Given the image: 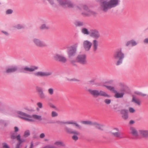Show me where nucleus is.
Instances as JSON below:
<instances>
[{
    "label": "nucleus",
    "instance_id": "nucleus-1",
    "mask_svg": "<svg viewBox=\"0 0 148 148\" xmlns=\"http://www.w3.org/2000/svg\"><path fill=\"white\" fill-rule=\"evenodd\" d=\"M119 4V0H100V9L101 10L106 12L112 8Z\"/></svg>",
    "mask_w": 148,
    "mask_h": 148
},
{
    "label": "nucleus",
    "instance_id": "nucleus-2",
    "mask_svg": "<svg viewBox=\"0 0 148 148\" xmlns=\"http://www.w3.org/2000/svg\"><path fill=\"white\" fill-rule=\"evenodd\" d=\"M76 8L77 10L81 12L82 10L85 11L82 12V14L85 16H88L91 15L95 16L97 14L95 12L89 9L87 5L86 4L81 3L79 4L76 6Z\"/></svg>",
    "mask_w": 148,
    "mask_h": 148
},
{
    "label": "nucleus",
    "instance_id": "nucleus-3",
    "mask_svg": "<svg viewBox=\"0 0 148 148\" xmlns=\"http://www.w3.org/2000/svg\"><path fill=\"white\" fill-rule=\"evenodd\" d=\"M16 113L18 114L20 116L19 117L21 118L28 122H34V120L32 119H31L32 117L34 119H36L39 121H41L42 119V116L40 115L33 114L32 115V116L21 111H17Z\"/></svg>",
    "mask_w": 148,
    "mask_h": 148
},
{
    "label": "nucleus",
    "instance_id": "nucleus-4",
    "mask_svg": "<svg viewBox=\"0 0 148 148\" xmlns=\"http://www.w3.org/2000/svg\"><path fill=\"white\" fill-rule=\"evenodd\" d=\"M113 56L114 59L118 60L116 63V65L118 66L122 64L125 57V54L123 51L122 49L119 48L116 49L114 54Z\"/></svg>",
    "mask_w": 148,
    "mask_h": 148
},
{
    "label": "nucleus",
    "instance_id": "nucleus-5",
    "mask_svg": "<svg viewBox=\"0 0 148 148\" xmlns=\"http://www.w3.org/2000/svg\"><path fill=\"white\" fill-rule=\"evenodd\" d=\"M88 91L90 94L94 97H97L99 96L108 97H110V96L109 95L102 90L99 91L97 90L89 89Z\"/></svg>",
    "mask_w": 148,
    "mask_h": 148
},
{
    "label": "nucleus",
    "instance_id": "nucleus-6",
    "mask_svg": "<svg viewBox=\"0 0 148 148\" xmlns=\"http://www.w3.org/2000/svg\"><path fill=\"white\" fill-rule=\"evenodd\" d=\"M78 44V43H75L73 45L68 48L67 54L69 58H70L71 57H73L75 55Z\"/></svg>",
    "mask_w": 148,
    "mask_h": 148
},
{
    "label": "nucleus",
    "instance_id": "nucleus-7",
    "mask_svg": "<svg viewBox=\"0 0 148 148\" xmlns=\"http://www.w3.org/2000/svg\"><path fill=\"white\" fill-rule=\"evenodd\" d=\"M108 89L115 93L114 97L116 98H122L123 97L125 94L124 92L122 91L121 92H118L114 88L111 86L104 85Z\"/></svg>",
    "mask_w": 148,
    "mask_h": 148
},
{
    "label": "nucleus",
    "instance_id": "nucleus-8",
    "mask_svg": "<svg viewBox=\"0 0 148 148\" xmlns=\"http://www.w3.org/2000/svg\"><path fill=\"white\" fill-rule=\"evenodd\" d=\"M59 4L62 7L66 8V6L70 8L74 7L73 3L71 2L70 0H56Z\"/></svg>",
    "mask_w": 148,
    "mask_h": 148
},
{
    "label": "nucleus",
    "instance_id": "nucleus-9",
    "mask_svg": "<svg viewBox=\"0 0 148 148\" xmlns=\"http://www.w3.org/2000/svg\"><path fill=\"white\" fill-rule=\"evenodd\" d=\"M56 123L60 124H71L75 126L78 129H81L82 128L81 126L77 123L75 121L73 120L66 121H56Z\"/></svg>",
    "mask_w": 148,
    "mask_h": 148
},
{
    "label": "nucleus",
    "instance_id": "nucleus-10",
    "mask_svg": "<svg viewBox=\"0 0 148 148\" xmlns=\"http://www.w3.org/2000/svg\"><path fill=\"white\" fill-rule=\"evenodd\" d=\"M86 56L85 54H80L76 58L77 62L82 65L86 64L87 63Z\"/></svg>",
    "mask_w": 148,
    "mask_h": 148
},
{
    "label": "nucleus",
    "instance_id": "nucleus-11",
    "mask_svg": "<svg viewBox=\"0 0 148 148\" xmlns=\"http://www.w3.org/2000/svg\"><path fill=\"white\" fill-rule=\"evenodd\" d=\"M52 74V72L51 71L48 72L39 71L34 73L35 76L40 77H48L51 75Z\"/></svg>",
    "mask_w": 148,
    "mask_h": 148
},
{
    "label": "nucleus",
    "instance_id": "nucleus-12",
    "mask_svg": "<svg viewBox=\"0 0 148 148\" xmlns=\"http://www.w3.org/2000/svg\"><path fill=\"white\" fill-rule=\"evenodd\" d=\"M90 36L94 38L97 39L100 37L101 35L98 30L92 29L90 30Z\"/></svg>",
    "mask_w": 148,
    "mask_h": 148
},
{
    "label": "nucleus",
    "instance_id": "nucleus-13",
    "mask_svg": "<svg viewBox=\"0 0 148 148\" xmlns=\"http://www.w3.org/2000/svg\"><path fill=\"white\" fill-rule=\"evenodd\" d=\"M54 59L63 63H65L67 61V59L63 55L57 54L54 56Z\"/></svg>",
    "mask_w": 148,
    "mask_h": 148
},
{
    "label": "nucleus",
    "instance_id": "nucleus-14",
    "mask_svg": "<svg viewBox=\"0 0 148 148\" xmlns=\"http://www.w3.org/2000/svg\"><path fill=\"white\" fill-rule=\"evenodd\" d=\"M64 129L66 132L68 134L76 135L79 134V133L77 131H75L67 126H65L64 127Z\"/></svg>",
    "mask_w": 148,
    "mask_h": 148
},
{
    "label": "nucleus",
    "instance_id": "nucleus-15",
    "mask_svg": "<svg viewBox=\"0 0 148 148\" xmlns=\"http://www.w3.org/2000/svg\"><path fill=\"white\" fill-rule=\"evenodd\" d=\"M33 41L34 43L37 46L42 47H45L47 46V44L45 42L40 40L38 39L34 38Z\"/></svg>",
    "mask_w": 148,
    "mask_h": 148
},
{
    "label": "nucleus",
    "instance_id": "nucleus-16",
    "mask_svg": "<svg viewBox=\"0 0 148 148\" xmlns=\"http://www.w3.org/2000/svg\"><path fill=\"white\" fill-rule=\"evenodd\" d=\"M36 90L38 93L39 97L42 99H44L45 98L46 96L43 92L42 88L40 87L37 86L36 87Z\"/></svg>",
    "mask_w": 148,
    "mask_h": 148
},
{
    "label": "nucleus",
    "instance_id": "nucleus-17",
    "mask_svg": "<svg viewBox=\"0 0 148 148\" xmlns=\"http://www.w3.org/2000/svg\"><path fill=\"white\" fill-rule=\"evenodd\" d=\"M92 45V43L89 41L86 40H84L83 43V46L86 51H89Z\"/></svg>",
    "mask_w": 148,
    "mask_h": 148
},
{
    "label": "nucleus",
    "instance_id": "nucleus-18",
    "mask_svg": "<svg viewBox=\"0 0 148 148\" xmlns=\"http://www.w3.org/2000/svg\"><path fill=\"white\" fill-rule=\"evenodd\" d=\"M120 113L122 115V118L125 120H127L129 117L128 110L123 109L120 110Z\"/></svg>",
    "mask_w": 148,
    "mask_h": 148
},
{
    "label": "nucleus",
    "instance_id": "nucleus-19",
    "mask_svg": "<svg viewBox=\"0 0 148 148\" xmlns=\"http://www.w3.org/2000/svg\"><path fill=\"white\" fill-rule=\"evenodd\" d=\"M114 130H115L117 132H111V133L113 136L119 139H121L123 138L121 135L120 133L119 132V129L118 128H115L114 129Z\"/></svg>",
    "mask_w": 148,
    "mask_h": 148
},
{
    "label": "nucleus",
    "instance_id": "nucleus-20",
    "mask_svg": "<svg viewBox=\"0 0 148 148\" xmlns=\"http://www.w3.org/2000/svg\"><path fill=\"white\" fill-rule=\"evenodd\" d=\"M18 69V67L16 66H14L8 68L6 70V73H13L16 71Z\"/></svg>",
    "mask_w": 148,
    "mask_h": 148
},
{
    "label": "nucleus",
    "instance_id": "nucleus-21",
    "mask_svg": "<svg viewBox=\"0 0 148 148\" xmlns=\"http://www.w3.org/2000/svg\"><path fill=\"white\" fill-rule=\"evenodd\" d=\"M119 86L121 88V91L125 92L126 90H128V87L123 82H120L119 84Z\"/></svg>",
    "mask_w": 148,
    "mask_h": 148
},
{
    "label": "nucleus",
    "instance_id": "nucleus-22",
    "mask_svg": "<svg viewBox=\"0 0 148 148\" xmlns=\"http://www.w3.org/2000/svg\"><path fill=\"white\" fill-rule=\"evenodd\" d=\"M138 44V42L134 40H132L127 42L126 45L127 46H128L130 45L132 47H134L136 45Z\"/></svg>",
    "mask_w": 148,
    "mask_h": 148
},
{
    "label": "nucleus",
    "instance_id": "nucleus-23",
    "mask_svg": "<svg viewBox=\"0 0 148 148\" xmlns=\"http://www.w3.org/2000/svg\"><path fill=\"white\" fill-rule=\"evenodd\" d=\"M130 133L134 137H137L138 136V132L136 129L134 127L130 128Z\"/></svg>",
    "mask_w": 148,
    "mask_h": 148
},
{
    "label": "nucleus",
    "instance_id": "nucleus-24",
    "mask_svg": "<svg viewBox=\"0 0 148 148\" xmlns=\"http://www.w3.org/2000/svg\"><path fill=\"white\" fill-rule=\"evenodd\" d=\"M38 69V66H33L31 68H29L27 66L25 67L24 68V70L27 71L33 72L37 70Z\"/></svg>",
    "mask_w": 148,
    "mask_h": 148
},
{
    "label": "nucleus",
    "instance_id": "nucleus-25",
    "mask_svg": "<svg viewBox=\"0 0 148 148\" xmlns=\"http://www.w3.org/2000/svg\"><path fill=\"white\" fill-rule=\"evenodd\" d=\"M139 133L144 137H148V130H140L139 131Z\"/></svg>",
    "mask_w": 148,
    "mask_h": 148
},
{
    "label": "nucleus",
    "instance_id": "nucleus-26",
    "mask_svg": "<svg viewBox=\"0 0 148 148\" xmlns=\"http://www.w3.org/2000/svg\"><path fill=\"white\" fill-rule=\"evenodd\" d=\"M92 44L93 48V51H95L97 49L98 41L96 39L94 40H93Z\"/></svg>",
    "mask_w": 148,
    "mask_h": 148
},
{
    "label": "nucleus",
    "instance_id": "nucleus-27",
    "mask_svg": "<svg viewBox=\"0 0 148 148\" xmlns=\"http://www.w3.org/2000/svg\"><path fill=\"white\" fill-rule=\"evenodd\" d=\"M93 125H95L96 128L101 130H103V125H100L96 122H93Z\"/></svg>",
    "mask_w": 148,
    "mask_h": 148
},
{
    "label": "nucleus",
    "instance_id": "nucleus-28",
    "mask_svg": "<svg viewBox=\"0 0 148 148\" xmlns=\"http://www.w3.org/2000/svg\"><path fill=\"white\" fill-rule=\"evenodd\" d=\"M74 24L76 27H82L84 25V23L83 21H77L75 22Z\"/></svg>",
    "mask_w": 148,
    "mask_h": 148
},
{
    "label": "nucleus",
    "instance_id": "nucleus-29",
    "mask_svg": "<svg viewBox=\"0 0 148 148\" xmlns=\"http://www.w3.org/2000/svg\"><path fill=\"white\" fill-rule=\"evenodd\" d=\"M132 101L133 102H134L138 105H140V103L139 100L138 99H136V97L134 95H132Z\"/></svg>",
    "mask_w": 148,
    "mask_h": 148
},
{
    "label": "nucleus",
    "instance_id": "nucleus-30",
    "mask_svg": "<svg viewBox=\"0 0 148 148\" xmlns=\"http://www.w3.org/2000/svg\"><path fill=\"white\" fill-rule=\"evenodd\" d=\"M81 32L84 34L89 35L90 34V31L89 32L88 29L85 28H82L81 30Z\"/></svg>",
    "mask_w": 148,
    "mask_h": 148
},
{
    "label": "nucleus",
    "instance_id": "nucleus-31",
    "mask_svg": "<svg viewBox=\"0 0 148 148\" xmlns=\"http://www.w3.org/2000/svg\"><path fill=\"white\" fill-rule=\"evenodd\" d=\"M54 145L58 146L64 147L65 144L61 141H57L54 143Z\"/></svg>",
    "mask_w": 148,
    "mask_h": 148
},
{
    "label": "nucleus",
    "instance_id": "nucleus-32",
    "mask_svg": "<svg viewBox=\"0 0 148 148\" xmlns=\"http://www.w3.org/2000/svg\"><path fill=\"white\" fill-rule=\"evenodd\" d=\"M17 140L19 141V143H20V144H21L22 143L24 142L25 141V139H21V135L20 134H18V136L17 137Z\"/></svg>",
    "mask_w": 148,
    "mask_h": 148
},
{
    "label": "nucleus",
    "instance_id": "nucleus-33",
    "mask_svg": "<svg viewBox=\"0 0 148 148\" xmlns=\"http://www.w3.org/2000/svg\"><path fill=\"white\" fill-rule=\"evenodd\" d=\"M8 124V122L2 119H0V124L3 125L4 126H6Z\"/></svg>",
    "mask_w": 148,
    "mask_h": 148
},
{
    "label": "nucleus",
    "instance_id": "nucleus-34",
    "mask_svg": "<svg viewBox=\"0 0 148 148\" xmlns=\"http://www.w3.org/2000/svg\"><path fill=\"white\" fill-rule=\"evenodd\" d=\"M40 28V29H49V27L48 25L44 24L41 25Z\"/></svg>",
    "mask_w": 148,
    "mask_h": 148
},
{
    "label": "nucleus",
    "instance_id": "nucleus-35",
    "mask_svg": "<svg viewBox=\"0 0 148 148\" xmlns=\"http://www.w3.org/2000/svg\"><path fill=\"white\" fill-rule=\"evenodd\" d=\"M82 123L83 124L93 125V122L89 121H82Z\"/></svg>",
    "mask_w": 148,
    "mask_h": 148
},
{
    "label": "nucleus",
    "instance_id": "nucleus-36",
    "mask_svg": "<svg viewBox=\"0 0 148 148\" xmlns=\"http://www.w3.org/2000/svg\"><path fill=\"white\" fill-rule=\"evenodd\" d=\"M18 135H17V133L16 132L13 133L11 135V138L13 140L15 139L16 138L17 139Z\"/></svg>",
    "mask_w": 148,
    "mask_h": 148
},
{
    "label": "nucleus",
    "instance_id": "nucleus-37",
    "mask_svg": "<svg viewBox=\"0 0 148 148\" xmlns=\"http://www.w3.org/2000/svg\"><path fill=\"white\" fill-rule=\"evenodd\" d=\"M134 93L135 94L139 96H145L146 95V94H143L141 92H139V91H136L134 92Z\"/></svg>",
    "mask_w": 148,
    "mask_h": 148
},
{
    "label": "nucleus",
    "instance_id": "nucleus-38",
    "mask_svg": "<svg viewBox=\"0 0 148 148\" xmlns=\"http://www.w3.org/2000/svg\"><path fill=\"white\" fill-rule=\"evenodd\" d=\"M2 148H10V147L6 143H2Z\"/></svg>",
    "mask_w": 148,
    "mask_h": 148
},
{
    "label": "nucleus",
    "instance_id": "nucleus-39",
    "mask_svg": "<svg viewBox=\"0 0 148 148\" xmlns=\"http://www.w3.org/2000/svg\"><path fill=\"white\" fill-rule=\"evenodd\" d=\"M24 26L23 25L18 24L15 26V27L18 29H20L23 28L24 27Z\"/></svg>",
    "mask_w": 148,
    "mask_h": 148
},
{
    "label": "nucleus",
    "instance_id": "nucleus-40",
    "mask_svg": "<svg viewBox=\"0 0 148 148\" xmlns=\"http://www.w3.org/2000/svg\"><path fill=\"white\" fill-rule=\"evenodd\" d=\"M13 12V10L11 9H8L6 12V14H12Z\"/></svg>",
    "mask_w": 148,
    "mask_h": 148
},
{
    "label": "nucleus",
    "instance_id": "nucleus-41",
    "mask_svg": "<svg viewBox=\"0 0 148 148\" xmlns=\"http://www.w3.org/2000/svg\"><path fill=\"white\" fill-rule=\"evenodd\" d=\"M76 62H77L76 60H71L70 61L71 64L74 66H77V64L76 63Z\"/></svg>",
    "mask_w": 148,
    "mask_h": 148
},
{
    "label": "nucleus",
    "instance_id": "nucleus-42",
    "mask_svg": "<svg viewBox=\"0 0 148 148\" xmlns=\"http://www.w3.org/2000/svg\"><path fill=\"white\" fill-rule=\"evenodd\" d=\"M30 132L29 130L25 131L24 133V136L25 137H27L28 136L30 135Z\"/></svg>",
    "mask_w": 148,
    "mask_h": 148
},
{
    "label": "nucleus",
    "instance_id": "nucleus-43",
    "mask_svg": "<svg viewBox=\"0 0 148 148\" xmlns=\"http://www.w3.org/2000/svg\"><path fill=\"white\" fill-rule=\"evenodd\" d=\"M104 102L107 104H109L111 102V100L110 99H106L104 100Z\"/></svg>",
    "mask_w": 148,
    "mask_h": 148
},
{
    "label": "nucleus",
    "instance_id": "nucleus-44",
    "mask_svg": "<svg viewBox=\"0 0 148 148\" xmlns=\"http://www.w3.org/2000/svg\"><path fill=\"white\" fill-rule=\"evenodd\" d=\"M48 92L50 95H52L53 93V90L52 88H49L48 90Z\"/></svg>",
    "mask_w": 148,
    "mask_h": 148
},
{
    "label": "nucleus",
    "instance_id": "nucleus-45",
    "mask_svg": "<svg viewBox=\"0 0 148 148\" xmlns=\"http://www.w3.org/2000/svg\"><path fill=\"white\" fill-rule=\"evenodd\" d=\"M58 115V113L56 112L53 111L52 112L51 116L52 117L57 116Z\"/></svg>",
    "mask_w": 148,
    "mask_h": 148
},
{
    "label": "nucleus",
    "instance_id": "nucleus-46",
    "mask_svg": "<svg viewBox=\"0 0 148 148\" xmlns=\"http://www.w3.org/2000/svg\"><path fill=\"white\" fill-rule=\"evenodd\" d=\"M37 105L38 107L40 108H41L42 107V103L40 102H38Z\"/></svg>",
    "mask_w": 148,
    "mask_h": 148
},
{
    "label": "nucleus",
    "instance_id": "nucleus-47",
    "mask_svg": "<svg viewBox=\"0 0 148 148\" xmlns=\"http://www.w3.org/2000/svg\"><path fill=\"white\" fill-rule=\"evenodd\" d=\"M77 135H75L72 136V138L73 140H77L78 139V138Z\"/></svg>",
    "mask_w": 148,
    "mask_h": 148
},
{
    "label": "nucleus",
    "instance_id": "nucleus-48",
    "mask_svg": "<svg viewBox=\"0 0 148 148\" xmlns=\"http://www.w3.org/2000/svg\"><path fill=\"white\" fill-rule=\"evenodd\" d=\"M129 111L130 112L133 113L135 112V110L133 108L131 107L129 108Z\"/></svg>",
    "mask_w": 148,
    "mask_h": 148
},
{
    "label": "nucleus",
    "instance_id": "nucleus-49",
    "mask_svg": "<svg viewBox=\"0 0 148 148\" xmlns=\"http://www.w3.org/2000/svg\"><path fill=\"white\" fill-rule=\"evenodd\" d=\"M45 136V134L44 133H42L40 134V137L41 138H43Z\"/></svg>",
    "mask_w": 148,
    "mask_h": 148
},
{
    "label": "nucleus",
    "instance_id": "nucleus-50",
    "mask_svg": "<svg viewBox=\"0 0 148 148\" xmlns=\"http://www.w3.org/2000/svg\"><path fill=\"white\" fill-rule=\"evenodd\" d=\"M14 132H16L19 131V128L18 127L16 126L14 127Z\"/></svg>",
    "mask_w": 148,
    "mask_h": 148
},
{
    "label": "nucleus",
    "instance_id": "nucleus-51",
    "mask_svg": "<svg viewBox=\"0 0 148 148\" xmlns=\"http://www.w3.org/2000/svg\"><path fill=\"white\" fill-rule=\"evenodd\" d=\"M54 147L51 145H47L43 148H53Z\"/></svg>",
    "mask_w": 148,
    "mask_h": 148
},
{
    "label": "nucleus",
    "instance_id": "nucleus-52",
    "mask_svg": "<svg viewBox=\"0 0 148 148\" xmlns=\"http://www.w3.org/2000/svg\"><path fill=\"white\" fill-rule=\"evenodd\" d=\"M143 42L145 44H148V38L145 39L143 41Z\"/></svg>",
    "mask_w": 148,
    "mask_h": 148
},
{
    "label": "nucleus",
    "instance_id": "nucleus-53",
    "mask_svg": "<svg viewBox=\"0 0 148 148\" xmlns=\"http://www.w3.org/2000/svg\"><path fill=\"white\" fill-rule=\"evenodd\" d=\"M21 145L20 143H17L16 145V146L15 148H20V147H21Z\"/></svg>",
    "mask_w": 148,
    "mask_h": 148
},
{
    "label": "nucleus",
    "instance_id": "nucleus-54",
    "mask_svg": "<svg viewBox=\"0 0 148 148\" xmlns=\"http://www.w3.org/2000/svg\"><path fill=\"white\" fill-rule=\"evenodd\" d=\"M134 121L131 120L129 122V124L130 125L134 124Z\"/></svg>",
    "mask_w": 148,
    "mask_h": 148
},
{
    "label": "nucleus",
    "instance_id": "nucleus-55",
    "mask_svg": "<svg viewBox=\"0 0 148 148\" xmlns=\"http://www.w3.org/2000/svg\"><path fill=\"white\" fill-rule=\"evenodd\" d=\"M2 32L4 33L5 34L6 36H8V34L7 32L4 31H2Z\"/></svg>",
    "mask_w": 148,
    "mask_h": 148
},
{
    "label": "nucleus",
    "instance_id": "nucleus-56",
    "mask_svg": "<svg viewBox=\"0 0 148 148\" xmlns=\"http://www.w3.org/2000/svg\"><path fill=\"white\" fill-rule=\"evenodd\" d=\"M24 109L27 111H30V110L27 107H25L24 108Z\"/></svg>",
    "mask_w": 148,
    "mask_h": 148
},
{
    "label": "nucleus",
    "instance_id": "nucleus-57",
    "mask_svg": "<svg viewBox=\"0 0 148 148\" xmlns=\"http://www.w3.org/2000/svg\"><path fill=\"white\" fill-rule=\"evenodd\" d=\"M95 82V79H92L89 82L91 83H94Z\"/></svg>",
    "mask_w": 148,
    "mask_h": 148
},
{
    "label": "nucleus",
    "instance_id": "nucleus-58",
    "mask_svg": "<svg viewBox=\"0 0 148 148\" xmlns=\"http://www.w3.org/2000/svg\"><path fill=\"white\" fill-rule=\"evenodd\" d=\"M33 142H32L31 143V145L30 148H33Z\"/></svg>",
    "mask_w": 148,
    "mask_h": 148
},
{
    "label": "nucleus",
    "instance_id": "nucleus-59",
    "mask_svg": "<svg viewBox=\"0 0 148 148\" xmlns=\"http://www.w3.org/2000/svg\"><path fill=\"white\" fill-rule=\"evenodd\" d=\"M113 81L112 80H111L107 82H106L107 83H108L110 84H111L113 82Z\"/></svg>",
    "mask_w": 148,
    "mask_h": 148
},
{
    "label": "nucleus",
    "instance_id": "nucleus-60",
    "mask_svg": "<svg viewBox=\"0 0 148 148\" xmlns=\"http://www.w3.org/2000/svg\"><path fill=\"white\" fill-rule=\"evenodd\" d=\"M50 106L51 107L53 108H56V107L53 105H51Z\"/></svg>",
    "mask_w": 148,
    "mask_h": 148
},
{
    "label": "nucleus",
    "instance_id": "nucleus-61",
    "mask_svg": "<svg viewBox=\"0 0 148 148\" xmlns=\"http://www.w3.org/2000/svg\"><path fill=\"white\" fill-rule=\"evenodd\" d=\"M45 141H47L48 140L47 139H45Z\"/></svg>",
    "mask_w": 148,
    "mask_h": 148
},
{
    "label": "nucleus",
    "instance_id": "nucleus-62",
    "mask_svg": "<svg viewBox=\"0 0 148 148\" xmlns=\"http://www.w3.org/2000/svg\"><path fill=\"white\" fill-rule=\"evenodd\" d=\"M37 110H39L38 109V108H37Z\"/></svg>",
    "mask_w": 148,
    "mask_h": 148
},
{
    "label": "nucleus",
    "instance_id": "nucleus-63",
    "mask_svg": "<svg viewBox=\"0 0 148 148\" xmlns=\"http://www.w3.org/2000/svg\"><path fill=\"white\" fill-rule=\"evenodd\" d=\"M147 96H148V95Z\"/></svg>",
    "mask_w": 148,
    "mask_h": 148
}]
</instances>
